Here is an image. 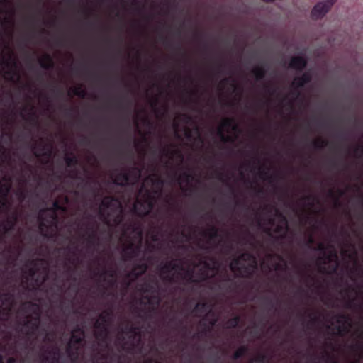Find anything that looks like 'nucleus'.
Here are the masks:
<instances>
[{
    "mask_svg": "<svg viewBox=\"0 0 363 363\" xmlns=\"http://www.w3.org/2000/svg\"><path fill=\"white\" fill-rule=\"evenodd\" d=\"M219 134L223 140H232L237 135V126L233 120L224 119L218 129Z\"/></svg>",
    "mask_w": 363,
    "mask_h": 363,
    "instance_id": "nucleus-1",
    "label": "nucleus"
},
{
    "mask_svg": "<svg viewBox=\"0 0 363 363\" xmlns=\"http://www.w3.org/2000/svg\"><path fill=\"white\" fill-rule=\"evenodd\" d=\"M8 59L3 67L4 71V77L8 79L13 80L16 77V57L12 50H8Z\"/></svg>",
    "mask_w": 363,
    "mask_h": 363,
    "instance_id": "nucleus-2",
    "label": "nucleus"
},
{
    "mask_svg": "<svg viewBox=\"0 0 363 363\" xmlns=\"http://www.w3.org/2000/svg\"><path fill=\"white\" fill-rule=\"evenodd\" d=\"M334 4V0H326L317 4L313 11V17L318 18L326 14Z\"/></svg>",
    "mask_w": 363,
    "mask_h": 363,
    "instance_id": "nucleus-3",
    "label": "nucleus"
},
{
    "mask_svg": "<svg viewBox=\"0 0 363 363\" xmlns=\"http://www.w3.org/2000/svg\"><path fill=\"white\" fill-rule=\"evenodd\" d=\"M306 65V61L302 57H294L291 62V67L295 69H301Z\"/></svg>",
    "mask_w": 363,
    "mask_h": 363,
    "instance_id": "nucleus-4",
    "label": "nucleus"
},
{
    "mask_svg": "<svg viewBox=\"0 0 363 363\" xmlns=\"http://www.w3.org/2000/svg\"><path fill=\"white\" fill-rule=\"evenodd\" d=\"M150 208H151V203L150 201H147L145 203L144 209H140V202L139 199L137 200V201L135 204V209L140 214L147 213L150 210Z\"/></svg>",
    "mask_w": 363,
    "mask_h": 363,
    "instance_id": "nucleus-5",
    "label": "nucleus"
},
{
    "mask_svg": "<svg viewBox=\"0 0 363 363\" xmlns=\"http://www.w3.org/2000/svg\"><path fill=\"white\" fill-rule=\"evenodd\" d=\"M10 187H11L10 181L4 180L0 186V196H4L7 195Z\"/></svg>",
    "mask_w": 363,
    "mask_h": 363,
    "instance_id": "nucleus-6",
    "label": "nucleus"
},
{
    "mask_svg": "<svg viewBox=\"0 0 363 363\" xmlns=\"http://www.w3.org/2000/svg\"><path fill=\"white\" fill-rule=\"evenodd\" d=\"M308 80V75H304L303 79H295L294 82V84L296 85V86H301Z\"/></svg>",
    "mask_w": 363,
    "mask_h": 363,
    "instance_id": "nucleus-7",
    "label": "nucleus"
},
{
    "mask_svg": "<svg viewBox=\"0 0 363 363\" xmlns=\"http://www.w3.org/2000/svg\"><path fill=\"white\" fill-rule=\"evenodd\" d=\"M245 256H243L241 259H240L238 262H233L231 263L230 264V267L233 270H235V268L237 267V264H239L243 259H244Z\"/></svg>",
    "mask_w": 363,
    "mask_h": 363,
    "instance_id": "nucleus-8",
    "label": "nucleus"
},
{
    "mask_svg": "<svg viewBox=\"0 0 363 363\" xmlns=\"http://www.w3.org/2000/svg\"><path fill=\"white\" fill-rule=\"evenodd\" d=\"M7 363H15V360H14L13 359H11H11H9L8 360V362H7Z\"/></svg>",
    "mask_w": 363,
    "mask_h": 363,
    "instance_id": "nucleus-9",
    "label": "nucleus"
},
{
    "mask_svg": "<svg viewBox=\"0 0 363 363\" xmlns=\"http://www.w3.org/2000/svg\"><path fill=\"white\" fill-rule=\"evenodd\" d=\"M0 363H2V361H0Z\"/></svg>",
    "mask_w": 363,
    "mask_h": 363,
    "instance_id": "nucleus-10",
    "label": "nucleus"
}]
</instances>
